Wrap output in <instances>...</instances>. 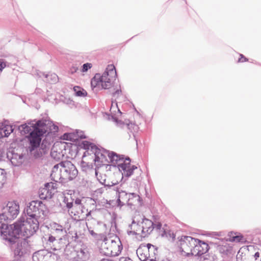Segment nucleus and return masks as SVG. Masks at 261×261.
Here are the masks:
<instances>
[{
    "label": "nucleus",
    "instance_id": "58836bf2",
    "mask_svg": "<svg viewBox=\"0 0 261 261\" xmlns=\"http://www.w3.org/2000/svg\"><path fill=\"white\" fill-rule=\"evenodd\" d=\"M53 227L57 230L62 231L63 229V227L62 225H59L56 223H55L54 224Z\"/></svg>",
    "mask_w": 261,
    "mask_h": 261
},
{
    "label": "nucleus",
    "instance_id": "6e6552de",
    "mask_svg": "<svg viewBox=\"0 0 261 261\" xmlns=\"http://www.w3.org/2000/svg\"><path fill=\"white\" fill-rule=\"evenodd\" d=\"M93 155H94V165L96 166L95 175L100 182L106 184V179L102 177V172L100 168L108 165L107 157L99 150L96 151Z\"/></svg>",
    "mask_w": 261,
    "mask_h": 261
},
{
    "label": "nucleus",
    "instance_id": "20e7f679",
    "mask_svg": "<svg viewBox=\"0 0 261 261\" xmlns=\"http://www.w3.org/2000/svg\"><path fill=\"white\" fill-rule=\"evenodd\" d=\"M122 250V246L119 239L116 240L112 238H105L100 243L99 250L101 253L106 256L118 255Z\"/></svg>",
    "mask_w": 261,
    "mask_h": 261
},
{
    "label": "nucleus",
    "instance_id": "412c9836",
    "mask_svg": "<svg viewBox=\"0 0 261 261\" xmlns=\"http://www.w3.org/2000/svg\"><path fill=\"white\" fill-rule=\"evenodd\" d=\"M28 246V243L24 240L22 241L18 242L17 246L14 250V254L15 255L22 256L27 250Z\"/></svg>",
    "mask_w": 261,
    "mask_h": 261
},
{
    "label": "nucleus",
    "instance_id": "5701e85b",
    "mask_svg": "<svg viewBox=\"0 0 261 261\" xmlns=\"http://www.w3.org/2000/svg\"><path fill=\"white\" fill-rule=\"evenodd\" d=\"M89 252L86 248L77 251V258L80 261H85L89 258Z\"/></svg>",
    "mask_w": 261,
    "mask_h": 261
},
{
    "label": "nucleus",
    "instance_id": "c85d7f7f",
    "mask_svg": "<svg viewBox=\"0 0 261 261\" xmlns=\"http://www.w3.org/2000/svg\"><path fill=\"white\" fill-rule=\"evenodd\" d=\"M6 180V172L4 169H0V189L2 188Z\"/></svg>",
    "mask_w": 261,
    "mask_h": 261
},
{
    "label": "nucleus",
    "instance_id": "a19ab883",
    "mask_svg": "<svg viewBox=\"0 0 261 261\" xmlns=\"http://www.w3.org/2000/svg\"><path fill=\"white\" fill-rule=\"evenodd\" d=\"M56 238L53 237V236H50L49 237V239H48V241L50 242V243H53L54 242H55L56 241Z\"/></svg>",
    "mask_w": 261,
    "mask_h": 261
},
{
    "label": "nucleus",
    "instance_id": "09e8293b",
    "mask_svg": "<svg viewBox=\"0 0 261 261\" xmlns=\"http://www.w3.org/2000/svg\"><path fill=\"white\" fill-rule=\"evenodd\" d=\"M53 249H54V250H57V249H58V248H57L56 247H54L53 248Z\"/></svg>",
    "mask_w": 261,
    "mask_h": 261
},
{
    "label": "nucleus",
    "instance_id": "7ed1b4c3",
    "mask_svg": "<svg viewBox=\"0 0 261 261\" xmlns=\"http://www.w3.org/2000/svg\"><path fill=\"white\" fill-rule=\"evenodd\" d=\"M116 76V71L114 65H109L102 74H96L92 79L91 87L98 89H110L113 84L112 81Z\"/></svg>",
    "mask_w": 261,
    "mask_h": 261
},
{
    "label": "nucleus",
    "instance_id": "2f4dec72",
    "mask_svg": "<svg viewBox=\"0 0 261 261\" xmlns=\"http://www.w3.org/2000/svg\"><path fill=\"white\" fill-rule=\"evenodd\" d=\"M13 132V128L11 125H6L4 128V133H5V137H8Z\"/></svg>",
    "mask_w": 261,
    "mask_h": 261
},
{
    "label": "nucleus",
    "instance_id": "c03bdc74",
    "mask_svg": "<svg viewBox=\"0 0 261 261\" xmlns=\"http://www.w3.org/2000/svg\"><path fill=\"white\" fill-rule=\"evenodd\" d=\"M132 196L134 197V194H132ZM135 197L136 198V199L137 200H138V199L139 198V196H137V195L135 196Z\"/></svg>",
    "mask_w": 261,
    "mask_h": 261
},
{
    "label": "nucleus",
    "instance_id": "6ab92c4d",
    "mask_svg": "<svg viewBox=\"0 0 261 261\" xmlns=\"http://www.w3.org/2000/svg\"><path fill=\"white\" fill-rule=\"evenodd\" d=\"M141 226V232L143 234L146 235L150 233L153 229V222L148 219H143Z\"/></svg>",
    "mask_w": 261,
    "mask_h": 261
},
{
    "label": "nucleus",
    "instance_id": "ea45409f",
    "mask_svg": "<svg viewBox=\"0 0 261 261\" xmlns=\"http://www.w3.org/2000/svg\"><path fill=\"white\" fill-rule=\"evenodd\" d=\"M6 66V64L0 61V72Z\"/></svg>",
    "mask_w": 261,
    "mask_h": 261
},
{
    "label": "nucleus",
    "instance_id": "bb28decb",
    "mask_svg": "<svg viewBox=\"0 0 261 261\" xmlns=\"http://www.w3.org/2000/svg\"><path fill=\"white\" fill-rule=\"evenodd\" d=\"M94 158L93 154H89L88 153L86 154L85 153L82 160L87 162V163H91L93 165V162L94 163Z\"/></svg>",
    "mask_w": 261,
    "mask_h": 261
},
{
    "label": "nucleus",
    "instance_id": "49530a36",
    "mask_svg": "<svg viewBox=\"0 0 261 261\" xmlns=\"http://www.w3.org/2000/svg\"><path fill=\"white\" fill-rule=\"evenodd\" d=\"M162 261H170V260L169 259H168V258H165V259H163Z\"/></svg>",
    "mask_w": 261,
    "mask_h": 261
},
{
    "label": "nucleus",
    "instance_id": "e433bc0d",
    "mask_svg": "<svg viewBox=\"0 0 261 261\" xmlns=\"http://www.w3.org/2000/svg\"><path fill=\"white\" fill-rule=\"evenodd\" d=\"M199 261H214V259L212 256L206 255L204 257H201Z\"/></svg>",
    "mask_w": 261,
    "mask_h": 261
},
{
    "label": "nucleus",
    "instance_id": "ddd939ff",
    "mask_svg": "<svg viewBox=\"0 0 261 261\" xmlns=\"http://www.w3.org/2000/svg\"><path fill=\"white\" fill-rule=\"evenodd\" d=\"M45 205L41 201H32L29 204L26 210L28 217H36L37 214H40V211H43Z\"/></svg>",
    "mask_w": 261,
    "mask_h": 261
},
{
    "label": "nucleus",
    "instance_id": "393cba45",
    "mask_svg": "<svg viewBox=\"0 0 261 261\" xmlns=\"http://www.w3.org/2000/svg\"><path fill=\"white\" fill-rule=\"evenodd\" d=\"M77 136L74 133H65L61 137V139L64 140L74 142L77 140Z\"/></svg>",
    "mask_w": 261,
    "mask_h": 261
},
{
    "label": "nucleus",
    "instance_id": "473e14b6",
    "mask_svg": "<svg viewBox=\"0 0 261 261\" xmlns=\"http://www.w3.org/2000/svg\"><path fill=\"white\" fill-rule=\"evenodd\" d=\"M81 166L83 170H87V169L92 168L93 165L91 163H87V162L82 160L81 162Z\"/></svg>",
    "mask_w": 261,
    "mask_h": 261
},
{
    "label": "nucleus",
    "instance_id": "72a5a7b5",
    "mask_svg": "<svg viewBox=\"0 0 261 261\" xmlns=\"http://www.w3.org/2000/svg\"><path fill=\"white\" fill-rule=\"evenodd\" d=\"M91 145V144L86 141H83L80 145L81 148H83L86 150L89 149Z\"/></svg>",
    "mask_w": 261,
    "mask_h": 261
},
{
    "label": "nucleus",
    "instance_id": "37998d69",
    "mask_svg": "<svg viewBox=\"0 0 261 261\" xmlns=\"http://www.w3.org/2000/svg\"><path fill=\"white\" fill-rule=\"evenodd\" d=\"M133 126H135V125L132 123L127 124V127L128 129H130L131 127H133Z\"/></svg>",
    "mask_w": 261,
    "mask_h": 261
},
{
    "label": "nucleus",
    "instance_id": "f257e3e1",
    "mask_svg": "<svg viewBox=\"0 0 261 261\" xmlns=\"http://www.w3.org/2000/svg\"><path fill=\"white\" fill-rule=\"evenodd\" d=\"M39 228V222L36 217H21L12 225L0 222V229L4 239L11 241L13 238L21 237L29 238L34 234Z\"/></svg>",
    "mask_w": 261,
    "mask_h": 261
},
{
    "label": "nucleus",
    "instance_id": "2eb2a0df",
    "mask_svg": "<svg viewBox=\"0 0 261 261\" xmlns=\"http://www.w3.org/2000/svg\"><path fill=\"white\" fill-rule=\"evenodd\" d=\"M254 250V247L250 246L241 247L237 255V261H249Z\"/></svg>",
    "mask_w": 261,
    "mask_h": 261
},
{
    "label": "nucleus",
    "instance_id": "a878e982",
    "mask_svg": "<svg viewBox=\"0 0 261 261\" xmlns=\"http://www.w3.org/2000/svg\"><path fill=\"white\" fill-rule=\"evenodd\" d=\"M73 90L77 96L85 97L87 95V92L85 90L79 86H75Z\"/></svg>",
    "mask_w": 261,
    "mask_h": 261
},
{
    "label": "nucleus",
    "instance_id": "b1692460",
    "mask_svg": "<svg viewBox=\"0 0 261 261\" xmlns=\"http://www.w3.org/2000/svg\"><path fill=\"white\" fill-rule=\"evenodd\" d=\"M63 198V201L65 204H66V207L68 208H71L73 206V199L72 198V196L70 194H67L65 195Z\"/></svg>",
    "mask_w": 261,
    "mask_h": 261
},
{
    "label": "nucleus",
    "instance_id": "9d476101",
    "mask_svg": "<svg viewBox=\"0 0 261 261\" xmlns=\"http://www.w3.org/2000/svg\"><path fill=\"white\" fill-rule=\"evenodd\" d=\"M70 213L74 220L81 221L88 216L90 212H88V210L84 207L81 202L77 203L76 201L73 206L71 208Z\"/></svg>",
    "mask_w": 261,
    "mask_h": 261
},
{
    "label": "nucleus",
    "instance_id": "4c0bfd02",
    "mask_svg": "<svg viewBox=\"0 0 261 261\" xmlns=\"http://www.w3.org/2000/svg\"><path fill=\"white\" fill-rule=\"evenodd\" d=\"M240 58L238 60V62H247L248 61V59L245 57H244L243 55L242 54H240Z\"/></svg>",
    "mask_w": 261,
    "mask_h": 261
},
{
    "label": "nucleus",
    "instance_id": "a18cd8bd",
    "mask_svg": "<svg viewBox=\"0 0 261 261\" xmlns=\"http://www.w3.org/2000/svg\"><path fill=\"white\" fill-rule=\"evenodd\" d=\"M113 191L115 192L114 190H112L111 188H109V191L107 192V193H108L109 192Z\"/></svg>",
    "mask_w": 261,
    "mask_h": 261
},
{
    "label": "nucleus",
    "instance_id": "8fccbe9b",
    "mask_svg": "<svg viewBox=\"0 0 261 261\" xmlns=\"http://www.w3.org/2000/svg\"><path fill=\"white\" fill-rule=\"evenodd\" d=\"M175 236L173 233H172V238H175Z\"/></svg>",
    "mask_w": 261,
    "mask_h": 261
},
{
    "label": "nucleus",
    "instance_id": "f704fd0d",
    "mask_svg": "<svg viewBox=\"0 0 261 261\" xmlns=\"http://www.w3.org/2000/svg\"><path fill=\"white\" fill-rule=\"evenodd\" d=\"M92 67V65L91 63H85L83 65L82 71L83 72H86L88 71V69L91 68Z\"/></svg>",
    "mask_w": 261,
    "mask_h": 261
},
{
    "label": "nucleus",
    "instance_id": "a211bd4d",
    "mask_svg": "<svg viewBox=\"0 0 261 261\" xmlns=\"http://www.w3.org/2000/svg\"><path fill=\"white\" fill-rule=\"evenodd\" d=\"M102 176L103 178L106 179V184H102L108 186H111L118 184L121 179L120 173L119 172L115 173H114L107 178L106 175L102 173Z\"/></svg>",
    "mask_w": 261,
    "mask_h": 261
},
{
    "label": "nucleus",
    "instance_id": "f8f14e48",
    "mask_svg": "<svg viewBox=\"0 0 261 261\" xmlns=\"http://www.w3.org/2000/svg\"><path fill=\"white\" fill-rule=\"evenodd\" d=\"M57 184L56 182H49L45 185L44 188L40 189L39 196L41 199L51 198L57 192Z\"/></svg>",
    "mask_w": 261,
    "mask_h": 261
},
{
    "label": "nucleus",
    "instance_id": "aec40b11",
    "mask_svg": "<svg viewBox=\"0 0 261 261\" xmlns=\"http://www.w3.org/2000/svg\"><path fill=\"white\" fill-rule=\"evenodd\" d=\"M51 257L49 253L44 250L35 252L33 255V261H47L48 257Z\"/></svg>",
    "mask_w": 261,
    "mask_h": 261
},
{
    "label": "nucleus",
    "instance_id": "0eeeda50",
    "mask_svg": "<svg viewBox=\"0 0 261 261\" xmlns=\"http://www.w3.org/2000/svg\"><path fill=\"white\" fill-rule=\"evenodd\" d=\"M20 206L16 200L9 201L3 207V213L0 215V222L2 220H12L15 219L19 213Z\"/></svg>",
    "mask_w": 261,
    "mask_h": 261
},
{
    "label": "nucleus",
    "instance_id": "9b49d317",
    "mask_svg": "<svg viewBox=\"0 0 261 261\" xmlns=\"http://www.w3.org/2000/svg\"><path fill=\"white\" fill-rule=\"evenodd\" d=\"M87 227L92 236H96L97 234H102L103 233L104 230H106V227L105 224L97 222L94 219L88 220L86 223Z\"/></svg>",
    "mask_w": 261,
    "mask_h": 261
},
{
    "label": "nucleus",
    "instance_id": "39448f33",
    "mask_svg": "<svg viewBox=\"0 0 261 261\" xmlns=\"http://www.w3.org/2000/svg\"><path fill=\"white\" fill-rule=\"evenodd\" d=\"M33 127V131L28 136L31 151L39 147L41 141V137L46 132V126L42 121H38Z\"/></svg>",
    "mask_w": 261,
    "mask_h": 261
},
{
    "label": "nucleus",
    "instance_id": "423d86ee",
    "mask_svg": "<svg viewBox=\"0 0 261 261\" xmlns=\"http://www.w3.org/2000/svg\"><path fill=\"white\" fill-rule=\"evenodd\" d=\"M137 254L142 261H156L158 249L150 244H141L137 250Z\"/></svg>",
    "mask_w": 261,
    "mask_h": 261
},
{
    "label": "nucleus",
    "instance_id": "79ce46f5",
    "mask_svg": "<svg viewBox=\"0 0 261 261\" xmlns=\"http://www.w3.org/2000/svg\"><path fill=\"white\" fill-rule=\"evenodd\" d=\"M120 261H133V260L128 258L121 257L120 259Z\"/></svg>",
    "mask_w": 261,
    "mask_h": 261
},
{
    "label": "nucleus",
    "instance_id": "f03ea898",
    "mask_svg": "<svg viewBox=\"0 0 261 261\" xmlns=\"http://www.w3.org/2000/svg\"><path fill=\"white\" fill-rule=\"evenodd\" d=\"M75 166L69 161L62 162L54 166L51 176L55 180H71L77 175Z\"/></svg>",
    "mask_w": 261,
    "mask_h": 261
},
{
    "label": "nucleus",
    "instance_id": "c9c22d12",
    "mask_svg": "<svg viewBox=\"0 0 261 261\" xmlns=\"http://www.w3.org/2000/svg\"><path fill=\"white\" fill-rule=\"evenodd\" d=\"M243 240V237L241 236H232L231 237L230 241L237 242H240Z\"/></svg>",
    "mask_w": 261,
    "mask_h": 261
},
{
    "label": "nucleus",
    "instance_id": "4be33fe9",
    "mask_svg": "<svg viewBox=\"0 0 261 261\" xmlns=\"http://www.w3.org/2000/svg\"><path fill=\"white\" fill-rule=\"evenodd\" d=\"M162 225L160 222L155 221L154 222H153V228L160 230L162 236H167L168 234L170 235V230L169 226L165 224L162 228Z\"/></svg>",
    "mask_w": 261,
    "mask_h": 261
},
{
    "label": "nucleus",
    "instance_id": "4468645a",
    "mask_svg": "<svg viewBox=\"0 0 261 261\" xmlns=\"http://www.w3.org/2000/svg\"><path fill=\"white\" fill-rule=\"evenodd\" d=\"M65 142H56L51 148L50 152L51 157L57 161L63 159L65 153Z\"/></svg>",
    "mask_w": 261,
    "mask_h": 261
},
{
    "label": "nucleus",
    "instance_id": "dca6fc26",
    "mask_svg": "<svg viewBox=\"0 0 261 261\" xmlns=\"http://www.w3.org/2000/svg\"><path fill=\"white\" fill-rule=\"evenodd\" d=\"M196 243L194 245L191 255H200L208 250V245L205 242L196 239Z\"/></svg>",
    "mask_w": 261,
    "mask_h": 261
},
{
    "label": "nucleus",
    "instance_id": "cd10ccee",
    "mask_svg": "<svg viewBox=\"0 0 261 261\" xmlns=\"http://www.w3.org/2000/svg\"><path fill=\"white\" fill-rule=\"evenodd\" d=\"M19 129L21 133L23 134H28L32 130L31 126L27 125V124L21 125L19 127Z\"/></svg>",
    "mask_w": 261,
    "mask_h": 261
},
{
    "label": "nucleus",
    "instance_id": "1a4fd4ad",
    "mask_svg": "<svg viewBox=\"0 0 261 261\" xmlns=\"http://www.w3.org/2000/svg\"><path fill=\"white\" fill-rule=\"evenodd\" d=\"M196 241V238L190 236H182L179 238L177 245L181 254L185 256L191 255Z\"/></svg>",
    "mask_w": 261,
    "mask_h": 261
},
{
    "label": "nucleus",
    "instance_id": "f3484780",
    "mask_svg": "<svg viewBox=\"0 0 261 261\" xmlns=\"http://www.w3.org/2000/svg\"><path fill=\"white\" fill-rule=\"evenodd\" d=\"M119 169L123 171L122 174H124L127 176H129L133 174V170L137 168L134 166H131L130 160H125L123 163L118 164Z\"/></svg>",
    "mask_w": 261,
    "mask_h": 261
},
{
    "label": "nucleus",
    "instance_id": "c756f323",
    "mask_svg": "<svg viewBox=\"0 0 261 261\" xmlns=\"http://www.w3.org/2000/svg\"><path fill=\"white\" fill-rule=\"evenodd\" d=\"M108 155L111 162L113 164H117V161L120 160L119 156L114 152L110 153Z\"/></svg>",
    "mask_w": 261,
    "mask_h": 261
},
{
    "label": "nucleus",
    "instance_id": "7c9ffc66",
    "mask_svg": "<svg viewBox=\"0 0 261 261\" xmlns=\"http://www.w3.org/2000/svg\"><path fill=\"white\" fill-rule=\"evenodd\" d=\"M249 261H261L259 253L258 252L252 253Z\"/></svg>",
    "mask_w": 261,
    "mask_h": 261
},
{
    "label": "nucleus",
    "instance_id": "de8ad7c7",
    "mask_svg": "<svg viewBox=\"0 0 261 261\" xmlns=\"http://www.w3.org/2000/svg\"><path fill=\"white\" fill-rule=\"evenodd\" d=\"M120 92H121V91H120V90H117L116 91V93H117L118 94H119Z\"/></svg>",
    "mask_w": 261,
    "mask_h": 261
}]
</instances>
